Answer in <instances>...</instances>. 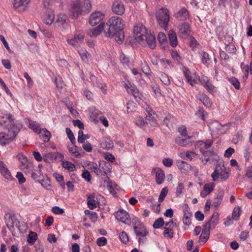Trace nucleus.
<instances>
[{
	"mask_svg": "<svg viewBox=\"0 0 252 252\" xmlns=\"http://www.w3.org/2000/svg\"><path fill=\"white\" fill-rule=\"evenodd\" d=\"M102 31L104 32V23H101L97 27L90 30L88 34L91 37H97Z\"/></svg>",
	"mask_w": 252,
	"mask_h": 252,
	"instance_id": "nucleus-21",
	"label": "nucleus"
},
{
	"mask_svg": "<svg viewBox=\"0 0 252 252\" xmlns=\"http://www.w3.org/2000/svg\"><path fill=\"white\" fill-rule=\"evenodd\" d=\"M0 125L7 130L6 134L0 132V144L5 146L15 139L21 125L15 123L13 116L10 114L0 116Z\"/></svg>",
	"mask_w": 252,
	"mask_h": 252,
	"instance_id": "nucleus-1",
	"label": "nucleus"
},
{
	"mask_svg": "<svg viewBox=\"0 0 252 252\" xmlns=\"http://www.w3.org/2000/svg\"><path fill=\"white\" fill-rule=\"evenodd\" d=\"M158 39L160 44H163L166 42V36L165 34L162 32H160L158 34Z\"/></svg>",
	"mask_w": 252,
	"mask_h": 252,
	"instance_id": "nucleus-56",
	"label": "nucleus"
},
{
	"mask_svg": "<svg viewBox=\"0 0 252 252\" xmlns=\"http://www.w3.org/2000/svg\"><path fill=\"white\" fill-rule=\"evenodd\" d=\"M229 82L236 89H239L240 84L239 80L234 77H232L228 79Z\"/></svg>",
	"mask_w": 252,
	"mask_h": 252,
	"instance_id": "nucleus-47",
	"label": "nucleus"
},
{
	"mask_svg": "<svg viewBox=\"0 0 252 252\" xmlns=\"http://www.w3.org/2000/svg\"><path fill=\"white\" fill-rule=\"evenodd\" d=\"M4 219L7 227L11 232L15 230V227L19 228L20 221L13 213H6Z\"/></svg>",
	"mask_w": 252,
	"mask_h": 252,
	"instance_id": "nucleus-7",
	"label": "nucleus"
},
{
	"mask_svg": "<svg viewBox=\"0 0 252 252\" xmlns=\"http://www.w3.org/2000/svg\"><path fill=\"white\" fill-rule=\"evenodd\" d=\"M226 51L229 53H234L236 51V48L232 44H228L226 45Z\"/></svg>",
	"mask_w": 252,
	"mask_h": 252,
	"instance_id": "nucleus-60",
	"label": "nucleus"
},
{
	"mask_svg": "<svg viewBox=\"0 0 252 252\" xmlns=\"http://www.w3.org/2000/svg\"><path fill=\"white\" fill-rule=\"evenodd\" d=\"M219 221V214L217 212H215L212 216L210 220L208 221L211 225L215 226L216 225Z\"/></svg>",
	"mask_w": 252,
	"mask_h": 252,
	"instance_id": "nucleus-41",
	"label": "nucleus"
},
{
	"mask_svg": "<svg viewBox=\"0 0 252 252\" xmlns=\"http://www.w3.org/2000/svg\"><path fill=\"white\" fill-rule=\"evenodd\" d=\"M42 133L39 134L40 138L44 142H47L49 141L51 137V133L46 128H42Z\"/></svg>",
	"mask_w": 252,
	"mask_h": 252,
	"instance_id": "nucleus-33",
	"label": "nucleus"
},
{
	"mask_svg": "<svg viewBox=\"0 0 252 252\" xmlns=\"http://www.w3.org/2000/svg\"><path fill=\"white\" fill-rule=\"evenodd\" d=\"M175 16L178 20L184 21L189 19V14L187 9L185 7H183L175 14Z\"/></svg>",
	"mask_w": 252,
	"mask_h": 252,
	"instance_id": "nucleus-18",
	"label": "nucleus"
},
{
	"mask_svg": "<svg viewBox=\"0 0 252 252\" xmlns=\"http://www.w3.org/2000/svg\"><path fill=\"white\" fill-rule=\"evenodd\" d=\"M168 38L171 46L173 47H176L178 44V40L176 33L174 30H171L169 31Z\"/></svg>",
	"mask_w": 252,
	"mask_h": 252,
	"instance_id": "nucleus-27",
	"label": "nucleus"
},
{
	"mask_svg": "<svg viewBox=\"0 0 252 252\" xmlns=\"http://www.w3.org/2000/svg\"><path fill=\"white\" fill-rule=\"evenodd\" d=\"M168 191V190L167 187H164L161 189L158 197L159 202H162L164 200L165 196L167 194Z\"/></svg>",
	"mask_w": 252,
	"mask_h": 252,
	"instance_id": "nucleus-49",
	"label": "nucleus"
},
{
	"mask_svg": "<svg viewBox=\"0 0 252 252\" xmlns=\"http://www.w3.org/2000/svg\"><path fill=\"white\" fill-rule=\"evenodd\" d=\"M197 98L205 106L210 107L212 106L211 100L204 93L199 92L197 95Z\"/></svg>",
	"mask_w": 252,
	"mask_h": 252,
	"instance_id": "nucleus-20",
	"label": "nucleus"
},
{
	"mask_svg": "<svg viewBox=\"0 0 252 252\" xmlns=\"http://www.w3.org/2000/svg\"><path fill=\"white\" fill-rule=\"evenodd\" d=\"M190 137L188 139H182L180 137H176L175 139V143L182 147H187L190 145L191 142L189 141Z\"/></svg>",
	"mask_w": 252,
	"mask_h": 252,
	"instance_id": "nucleus-30",
	"label": "nucleus"
},
{
	"mask_svg": "<svg viewBox=\"0 0 252 252\" xmlns=\"http://www.w3.org/2000/svg\"><path fill=\"white\" fill-rule=\"evenodd\" d=\"M213 144V140L208 139L205 141H199L197 143V146L199 149L200 151L203 155V152H206L208 151L206 150L210 148Z\"/></svg>",
	"mask_w": 252,
	"mask_h": 252,
	"instance_id": "nucleus-17",
	"label": "nucleus"
},
{
	"mask_svg": "<svg viewBox=\"0 0 252 252\" xmlns=\"http://www.w3.org/2000/svg\"><path fill=\"white\" fill-rule=\"evenodd\" d=\"M65 131L67 134V137L70 140L71 143L72 144H74L75 143V138L71 130L70 129V128L66 127L65 129Z\"/></svg>",
	"mask_w": 252,
	"mask_h": 252,
	"instance_id": "nucleus-48",
	"label": "nucleus"
},
{
	"mask_svg": "<svg viewBox=\"0 0 252 252\" xmlns=\"http://www.w3.org/2000/svg\"><path fill=\"white\" fill-rule=\"evenodd\" d=\"M201 55V59L202 61V63L207 67L209 66V65L210 64V58H209V55L208 53L204 51H201L200 52Z\"/></svg>",
	"mask_w": 252,
	"mask_h": 252,
	"instance_id": "nucleus-36",
	"label": "nucleus"
},
{
	"mask_svg": "<svg viewBox=\"0 0 252 252\" xmlns=\"http://www.w3.org/2000/svg\"><path fill=\"white\" fill-rule=\"evenodd\" d=\"M224 195V191L222 189H219L215 198L213 205L216 207H218L221 203Z\"/></svg>",
	"mask_w": 252,
	"mask_h": 252,
	"instance_id": "nucleus-25",
	"label": "nucleus"
},
{
	"mask_svg": "<svg viewBox=\"0 0 252 252\" xmlns=\"http://www.w3.org/2000/svg\"><path fill=\"white\" fill-rule=\"evenodd\" d=\"M164 235L167 236L169 238H172L173 236V231L172 228L165 227L164 231L163 232Z\"/></svg>",
	"mask_w": 252,
	"mask_h": 252,
	"instance_id": "nucleus-58",
	"label": "nucleus"
},
{
	"mask_svg": "<svg viewBox=\"0 0 252 252\" xmlns=\"http://www.w3.org/2000/svg\"><path fill=\"white\" fill-rule=\"evenodd\" d=\"M89 166V169L92 171L94 172L97 175H98V170L97 169V166L96 163L94 162H90L88 164Z\"/></svg>",
	"mask_w": 252,
	"mask_h": 252,
	"instance_id": "nucleus-54",
	"label": "nucleus"
},
{
	"mask_svg": "<svg viewBox=\"0 0 252 252\" xmlns=\"http://www.w3.org/2000/svg\"><path fill=\"white\" fill-rule=\"evenodd\" d=\"M68 149L69 152L74 157L76 158H81V155L77 149V146L73 145L72 147L68 146Z\"/></svg>",
	"mask_w": 252,
	"mask_h": 252,
	"instance_id": "nucleus-42",
	"label": "nucleus"
},
{
	"mask_svg": "<svg viewBox=\"0 0 252 252\" xmlns=\"http://www.w3.org/2000/svg\"><path fill=\"white\" fill-rule=\"evenodd\" d=\"M156 171V181L158 185L161 184L164 181L165 175L164 171L160 168H158Z\"/></svg>",
	"mask_w": 252,
	"mask_h": 252,
	"instance_id": "nucleus-24",
	"label": "nucleus"
},
{
	"mask_svg": "<svg viewBox=\"0 0 252 252\" xmlns=\"http://www.w3.org/2000/svg\"><path fill=\"white\" fill-rule=\"evenodd\" d=\"M17 158L20 163V167L23 169L31 170L33 165L32 162L29 161L27 157L22 154H18Z\"/></svg>",
	"mask_w": 252,
	"mask_h": 252,
	"instance_id": "nucleus-10",
	"label": "nucleus"
},
{
	"mask_svg": "<svg viewBox=\"0 0 252 252\" xmlns=\"http://www.w3.org/2000/svg\"><path fill=\"white\" fill-rule=\"evenodd\" d=\"M82 176L83 178H84L85 180H86L88 182H89L91 180L92 177L90 174V173L87 170H85L83 172Z\"/></svg>",
	"mask_w": 252,
	"mask_h": 252,
	"instance_id": "nucleus-63",
	"label": "nucleus"
},
{
	"mask_svg": "<svg viewBox=\"0 0 252 252\" xmlns=\"http://www.w3.org/2000/svg\"><path fill=\"white\" fill-rule=\"evenodd\" d=\"M99 170L102 171L105 174H107L111 172V165L109 163L103 162L99 164Z\"/></svg>",
	"mask_w": 252,
	"mask_h": 252,
	"instance_id": "nucleus-35",
	"label": "nucleus"
},
{
	"mask_svg": "<svg viewBox=\"0 0 252 252\" xmlns=\"http://www.w3.org/2000/svg\"><path fill=\"white\" fill-rule=\"evenodd\" d=\"M211 177L213 180L216 181L219 179L220 181L226 180L229 177L228 170L223 165L218 164L216 166L215 171L212 173Z\"/></svg>",
	"mask_w": 252,
	"mask_h": 252,
	"instance_id": "nucleus-5",
	"label": "nucleus"
},
{
	"mask_svg": "<svg viewBox=\"0 0 252 252\" xmlns=\"http://www.w3.org/2000/svg\"><path fill=\"white\" fill-rule=\"evenodd\" d=\"M101 145L103 148L109 150L113 148L114 144L110 138H107L102 142Z\"/></svg>",
	"mask_w": 252,
	"mask_h": 252,
	"instance_id": "nucleus-38",
	"label": "nucleus"
},
{
	"mask_svg": "<svg viewBox=\"0 0 252 252\" xmlns=\"http://www.w3.org/2000/svg\"><path fill=\"white\" fill-rule=\"evenodd\" d=\"M159 79L162 83L166 86H169L171 83L169 76L164 73L161 72L160 73Z\"/></svg>",
	"mask_w": 252,
	"mask_h": 252,
	"instance_id": "nucleus-39",
	"label": "nucleus"
},
{
	"mask_svg": "<svg viewBox=\"0 0 252 252\" xmlns=\"http://www.w3.org/2000/svg\"><path fill=\"white\" fill-rule=\"evenodd\" d=\"M241 211V208L239 207H235L233 209L232 214V217L233 220H237L239 219Z\"/></svg>",
	"mask_w": 252,
	"mask_h": 252,
	"instance_id": "nucleus-45",
	"label": "nucleus"
},
{
	"mask_svg": "<svg viewBox=\"0 0 252 252\" xmlns=\"http://www.w3.org/2000/svg\"><path fill=\"white\" fill-rule=\"evenodd\" d=\"M199 81L201 85L211 94H213L216 92V87L210 82L208 77L205 76H202L199 79Z\"/></svg>",
	"mask_w": 252,
	"mask_h": 252,
	"instance_id": "nucleus-12",
	"label": "nucleus"
},
{
	"mask_svg": "<svg viewBox=\"0 0 252 252\" xmlns=\"http://www.w3.org/2000/svg\"><path fill=\"white\" fill-rule=\"evenodd\" d=\"M115 216L116 219L126 224H130L131 220L129 215L126 211L124 210H119L116 212Z\"/></svg>",
	"mask_w": 252,
	"mask_h": 252,
	"instance_id": "nucleus-9",
	"label": "nucleus"
},
{
	"mask_svg": "<svg viewBox=\"0 0 252 252\" xmlns=\"http://www.w3.org/2000/svg\"><path fill=\"white\" fill-rule=\"evenodd\" d=\"M177 166L180 169H188L190 166L186 162L183 160H179L177 162Z\"/></svg>",
	"mask_w": 252,
	"mask_h": 252,
	"instance_id": "nucleus-57",
	"label": "nucleus"
},
{
	"mask_svg": "<svg viewBox=\"0 0 252 252\" xmlns=\"http://www.w3.org/2000/svg\"><path fill=\"white\" fill-rule=\"evenodd\" d=\"M180 158L183 159L192 160L195 158L197 155L196 154L192 151H187L186 152L180 153L179 155Z\"/></svg>",
	"mask_w": 252,
	"mask_h": 252,
	"instance_id": "nucleus-26",
	"label": "nucleus"
},
{
	"mask_svg": "<svg viewBox=\"0 0 252 252\" xmlns=\"http://www.w3.org/2000/svg\"><path fill=\"white\" fill-rule=\"evenodd\" d=\"M91 8L89 0H72L69 6V14L73 19H76L82 12L89 13Z\"/></svg>",
	"mask_w": 252,
	"mask_h": 252,
	"instance_id": "nucleus-4",
	"label": "nucleus"
},
{
	"mask_svg": "<svg viewBox=\"0 0 252 252\" xmlns=\"http://www.w3.org/2000/svg\"><path fill=\"white\" fill-rule=\"evenodd\" d=\"M125 22L120 17L113 16L104 24V34L106 37H113L118 44H121L125 37L124 28Z\"/></svg>",
	"mask_w": 252,
	"mask_h": 252,
	"instance_id": "nucleus-2",
	"label": "nucleus"
},
{
	"mask_svg": "<svg viewBox=\"0 0 252 252\" xmlns=\"http://www.w3.org/2000/svg\"><path fill=\"white\" fill-rule=\"evenodd\" d=\"M127 113H130L134 111L136 107V103L133 101H128L127 103Z\"/></svg>",
	"mask_w": 252,
	"mask_h": 252,
	"instance_id": "nucleus-51",
	"label": "nucleus"
},
{
	"mask_svg": "<svg viewBox=\"0 0 252 252\" xmlns=\"http://www.w3.org/2000/svg\"><path fill=\"white\" fill-rule=\"evenodd\" d=\"M104 17V15L101 11H96L90 15L89 23L92 26H94L100 23Z\"/></svg>",
	"mask_w": 252,
	"mask_h": 252,
	"instance_id": "nucleus-11",
	"label": "nucleus"
},
{
	"mask_svg": "<svg viewBox=\"0 0 252 252\" xmlns=\"http://www.w3.org/2000/svg\"><path fill=\"white\" fill-rule=\"evenodd\" d=\"M202 155L203 156L202 162L204 164H206L208 162L213 163L214 161H218L219 159L218 154L213 151L203 152Z\"/></svg>",
	"mask_w": 252,
	"mask_h": 252,
	"instance_id": "nucleus-8",
	"label": "nucleus"
},
{
	"mask_svg": "<svg viewBox=\"0 0 252 252\" xmlns=\"http://www.w3.org/2000/svg\"><path fill=\"white\" fill-rule=\"evenodd\" d=\"M133 33L136 40L138 42L144 43L146 42L149 47L154 49L156 46L155 36L151 32H148L147 29L142 25H138L134 27Z\"/></svg>",
	"mask_w": 252,
	"mask_h": 252,
	"instance_id": "nucleus-3",
	"label": "nucleus"
},
{
	"mask_svg": "<svg viewBox=\"0 0 252 252\" xmlns=\"http://www.w3.org/2000/svg\"><path fill=\"white\" fill-rule=\"evenodd\" d=\"M107 239L104 237H102L97 238L96 243L99 246H103L107 244Z\"/></svg>",
	"mask_w": 252,
	"mask_h": 252,
	"instance_id": "nucleus-61",
	"label": "nucleus"
},
{
	"mask_svg": "<svg viewBox=\"0 0 252 252\" xmlns=\"http://www.w3.org/2000/svg\"><path fill=\"white\" fill-rule=\"evenodd\" d=\"M134 229L136 234L139 237V242L141 243L142 239L140 237H145L148 234V231H147L145 227L142 223H139L137 225H135L134 226Z\"/></svg>",
	"mask_w": 252,
	"mask_h": 252,
	"instance_id": "nucleus-16",
	"label": "nucleus"
},
{
	"mask_svg": "<svg viewBox=\"0 0 252 252\" xmlns=\"http://www.w3.org/2000/svg\"><path fill=\"white\" fill-rule=\"evenodd\" d=\"M112 10L115 14L121 15L124 13L125 8L124 4L121 1L116 0L113 3Z\"/></svg>",
	"mask_w": 252,
	"mask_h": 252,
	"instance_id": "nucleus-13",
	"label": "nucleus"
},
{
	"mask_svg": "<svg viewBox=\"0 0 252 252\" xmlns=\"http://www.w3.org/2000/svg\"><path fill=\"white\" fill-rule=\"evenodd\" d=\"M62 0H44L43 5L44 7H48L50 5L61 2Z\"/></svg>",
	"mask_w": 252,
	"mask_h": 252,
	"instance_id": "nucleus-55",
	"label": "nucleus"
},
{
	"mask_svg": "<svg viewBox=\"0 0 252 252\" xmlns=\"http://www.w3.org/2000/svg\"><path fill=\"white\" fill-rule=\"evenodd\" d=\"M208 126L210 130L213 132L219 131L222 127L221 125L217 121L209 123Z\"/></svg>",
	"mask_w": 252,
	"mask_h": 252,
	"instance_id": "nucleus-32",
	"label": "nucleus"
},
{
	"mask_svg": "<svg viewBox=\"0 0 252 252\" xmlns=\"http://www.w3.org/2000/svg\"><path fill=\"white\" fill-rule=\"evenodd\" d=\"M68 21V18L66 15L64 14H60L58 16L57 23L60 25H63L66 23Z\"/></svg>",
	"mask_w": 252,
	"mask_h": 252,
	"instance_id": "nucleus-40",
	"label": "nucleus"
},
{
	"mask_svg": "<svg viewBox=\"0 0 252 252\" xmlns=\"http://www.w3.org/2000/svg\"><path fill=\"white\" fill-rule=\"evenodd\" d=\"M88 207L91 210H93L96 208V201L94 199L95 194L91 193L87 195Z\"/></svg>",
	"mask_w": 252,
	"mask_h": 252,
	"instance_id": "nucleus-23",
	"label": "nucleus"
},
{
	"mask_svg": "<svg viewBox=\"0 0 252 252\" xmlns=\"http://www.w3.org/2000/svg\"><path fill=\"white\" fill-rule=\"evenodd\" d=\"M134 123L139 127H142L146 124L143 118L141 116H138L136 117Z\"/></svg>",
	"mask_w": 252,
	"mask_h": 252,
	"instance_id": "nucleus-46",
	"label": "nucleus"
},
{
	"mask_svg": "<svg viewBox=\"0 0 252 252\" xmlns=\"http://www.w3.org/2000/svg\"><path fill=\"white\" fill-rule=\"evenodd\" d=\"M85 36V33L83 31L80 30L77 31L74 37L78 40L79 42H81L83 41Z\"/></svg>",
	"mask_w": 252,
	"mask_h": 252,
	"instance_id": "nucleus-44",
	"label": "nucleus"
},
{
	"mask_svg": "<svg viewBox=\"0 0 252 252\" xmlns=\"http://www.w3.org/2000/svg\"><path fill=\"white\" fill-rule=\"evenodd\" d=\"M62 165L63 167L67 169L69 172H73L76 169L75 166L73 163L66 160L63 161Z\"/></svg>",
	"mask_w": 252,
	"mask_h": 252,
	"instance_id": "nucleus-34",
	"label": "nucleus"
},
{
	"mask_svg": "<svg viewBox=\"0 0 252 252\" xmlns=\"http://www.w3.org/2000/svg\"><path fill=\"white\" fill-rule=\"evenodd\" d=\"M55 18V15L54 11H50L48 12V13L46 15L45 17L44 18V22L47 25H51Z\"/></svg>",
	"mask_w": 252,
	"mask_h": 252,
	"instance_id": "nucleus-37",
	"label": "nucleus"
},
{
	"mask_svg": "<svg viewBox=\"0 0 252 252\" xmlns=\"http://www.w3.org/2000/svg\"><path fill=\"white\" fill-rule=\"evenodd\" d=\"M0 172L1 175L6 179H11V176L9 170L6 168L5 164L1 161H0Z\"/></svg>",
	"mask_w": 252,
	"mask_h": 252,
	"instance_id": "nucleus-28",
	"label": "nucleus"
},
{
	"mask_svg": "<svg viewBox=\"0 0 252 252\" xmlns=\"http://www.w3.org/2000/svg\"><path fill=\"white\" fill-rule=\"evenodd\" d=\"M164 224V220L162 218H160L156 220L154 224L153 227L155 229H158L160 228L161 226L163 225Z\"/></svg>",
	"mask_w": 252,
	"mask_h": 252,
	"instance_id": "nucleus-50",
	"label": "nucleus"
},
{
	"mask_svg": "<svg viewBox=\"0 0 252 252\" xmlns=\"http://www.w3.org/2000/svg\"><path fill=\"white\" fill-rule=\"evenodd\" d=\"M37 238V235L36 233L31 231L28 237L27 241L31 244H33Z\"/></svg>",
	"mask_w": 252,
	"mask_h": 252,
	"instance_id": "nucleus-43",
	"label": "nucleus"
},
{
	"mask_svg": "<svg viewBox=\"0 0 252 252\" xmlns=\"http://www.w3.org/2000/svg\"><path fill=\"white\" fill-rule=\"evenodd\" d=\"M215 184L214 183H209L206 184L203 186V190L200 192V195L202 197H205L209 194L214 189Z\"/></svg>",
	"mask_w": 252,
	"mask_h": 252,
	"instance_id": "nucleus-19",
	"label": "nucleus"
},
{
	"mask_svg": "<svg viewBox=\"0 0 252 252\" xmlns=\"http://www.w3.org/2000/svg\"><path fill=\"white\" fill-rule=\"evenodd\" d=\"M16 177L18 179L19 184H22L26 182V179L24 177L22 173L20 172H17Z\"/></svg>",
	"mask_w": 252,
	"mask_h": 252,
	"instance_id": "nucleus-62",
	"label": "nucleus"
},
{
	"mask_svg": "<svg viewBox=\"0 0 252 252\" xmlns=\"http://www.w3.org/2000/svg\"><path fill=\"white\" fill-rule=\"evenodd\" d=\"M119 238L121 241L124 244H126L128 241V236L125 231H122L120 233Z\"/></svg>",
	"mask_w": 252,
	"mask_h": 252,
	"instance_id": "nucleus-53",
	"label": "nucleus"
},
{
	"mask_svg": "<svg viewBox=\"0 0 252 252\" xmlns=\"http://www.w3.org/2000/svg\"><path fill=\"white\" fill-rule=\"evenodd\" d=\"M30 2V0H14L13 5L16 8L22 7L24 9Z\"/></svg>",
	"mask_w": 252,
	"mask_h": 252,
	"instance_id": "nucleus-29",
	"label": "nucleus"
},
{
	"mask_svg": "<svg viewBox=\"0 0 252 252\" xmlns=\"http://www.w3.org/2000/svg\"><path fill=\"white\" fill-rule=\"evenodd\" d=\"M179 32L183 38H187L190 33V27L188 23H184L178 26Z\"/></svg>",
	"mask_w": 252,
	"mask_h": 252,
	"instance_id": "nucleus-14",
	"label": "nucleus"
},
{
	"mask_svg": "<svg viewBox=\"0 0 252 252\" xmlns=\"http://www.w3.org/2000/svg\"><path fill=\"white\" fill-rule=\"evenodd\" d=\"M125 87L128 94L133 95L136 101H138L140 99L139 92L134 85L131 84L130 83H126Z\"/></svg>",
	"mask_w": 252,
	"mask_h": 252,
	"instance_id": "nucleus-15",
	"label": "nucleus"
},
{
	"mask_svg": "<svg viewBox=\"0 0 252 252\" xmlns=\"http://www.w3.org/2000/svg\"><path fill=\"white\" fill-rule=\"evenodd\" d=\"M146 123L147 125L151 127H156L158 125V123L156 119L152 115H148L145 117Z\"/></svg>",
	"mask_w": 252,
	"mask_h": 252,
	"instance_id": "nucleus-31",
	"label": "nucleus"
},
{
	"mask_svg": "<svg viewBox=\"0 0 252 252\" xmlns=\"http://www.w3.org/2000/svg\"><path fill=\"white\" fill-rule=\"evenodd\" d=\"M142 71L147 76L149 77L151 75V69L147 64H145L142 67Z\"/></svg>",
	"mask_w": 252,
	"mask_h": 252,
	"instance_id": "nucleus-59",
	"label": "nucleus"
},
{
	"mask_svg": "<svg viewBox=\"0 0 252 252\" xmlns=\"http://www.w3.org/2000/svg\"><path fill=\"white\" fill-rule=\"evenodd\" d=\"M73 124L74 126H77L80 129H83L84 128V124L79 120H73Z\"/></svg>",
	"mask_w": 252,
	"mask_h": 252,
	"instance_id": "nucleus-64",
	"label": "nucleus"
},
{
	"mask_svg": "<svg viewBox=\"0 0 252 252\" xmlns=\"http://www.w3.org/2000/svg\"><path fill=\"white\" fill-rule=\"evenodd\" d=\"M210 234L202 232L200 236H199V242L204 244L209 239Z\"/></svg>",
	"mask_w": 252,
	"mask_h": 252,
	"instance_id": "nucleus-52",
	"label": "nucleus"
},
{
	"mask_svg": "<svg viewBox=\"0 0 252 252\" xmlns=\"http://www.w3.org/2000/svg\"><path fill=\"white\" fill-rule=\"evenodd\" d=\"M156 18L159 25L166 30L169 21L168 10L163 8L159 9L156 13Z\"/></svg>",
	"mask_w": 252,
	"mask_h": 252,
	"instance_id": "nucleus-6",
	"label": "nucleus"
},
{
	"mask_svg": "<svg viewBox=\"0 0 252 252\" xmlns=\"http://www.w3.org/2000/svg\"><path fill=\"white\" fill-rule=\"evenodd\" d=\"M27 124L28 127L32 129L35 133L37 134H41L42 130L41 128H39L40 125L35 121L28 120L27 122Z\"/></svg>",
	"mask_w": 252,
	"mask_h": 252,
	"instance_id": "nucleus-22",
	"label": "nucleus"
}]
</instances>
